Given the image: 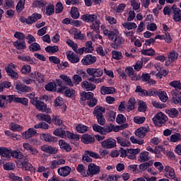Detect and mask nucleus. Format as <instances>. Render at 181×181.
I'll use <instances>...</instances> for the list:
<instances>
[{
  "label": "nucleus",
  "instance_id": "obj_63",
  "mask_svg": "<svg viewBox=\"0 0 181 181\" xmlns=\"http://www.w3.org/2000/svg\"><path fill=\"white\" fill-rule=\"evenodd\" d=\"M170 86L175 88V90H181V83L180 81H173L170 83Z\"/></svg>",
  "mask_w": 181,
  "mask_h": 181
},
{
  "label": "nucleus",
  "instance_id": "obj_56",
  "mask_svg": "<svg viewBox=\"0 0 181 181\" xmlns=\"http://www.w3.org/2000/svg\"><path fill=\"white\" fill-rule=\"evenodd\" d=\"M15 168V164L12 162H8L3 165V169L4 170H14Z\"/></svg>",
  "mask_w": 181,
  "mask_h": 181
},
{
  "label": "nucleus",
  "instance_id": "obj_24",
  "mask_svg": "<svg viewBox=\"0 0 181 181\" xmlns=\"http://www.w3.org/2000/svg\"><path fill=\"white\" fill-rule=\"evenodd\" d=\"M12 149H8L5 147H0V156L2 159L6 158L7 159H11Z\"/></svg>",
  "mask_w": 181,
  "mask_h": 181
},
{
  "label": "nucleus",
  "instance_id": "obj_1",
  "mask_svg": "<svg viewBox=\"0 0 181 181\" xmlns=\"http://www.w3.org/2000/svg\"><path fill=\"white\" fill-rule=\"evenodd\" d=\"M46 91L63 94L66 90V86H63V82L60 79H55V82H49L45 86Z\"/></svg>",
  "mask_w": 181,
  "mask_h": 181
},
{
  "label": "nucleus",
  "instance_id": "obj_11",
  "mask_svg": "<svg viewBox=\"0 0 181 181\" xmlns=\"http://www.w3.org/2000/svg\"><path fill=\"white\" fill-rule=\"evenodd\" d=\"M173 12V20L175 22H181V10L177 5L173 4L172 6Z\"/></svg>",
  "mask_w": 181,
  "mask_h": 181
},
{
  "label": "nucleus",
  "instance_id": "obj_53",
  "mask_svg": "<svg viewBox=\"0 0 181 181\" xmlns=\"http://www.w3.org/2000/svg\"><path fill=\"white\" fill-rule=\"evenodd\" d=\"M122 25H123V28H124L125 29H127L128 30H132V29H136L138 28V25H136V23H135L127 22V23H124Z\"/></svg>",
  "mask_w": 181,
  "mask_h": 181
},
{
  "label": "nucleus",
  "instance_id": "obj_9",
  "mask_svg": "<svg viewBox=\"0 0 181 181\" xmlns=\"http://www.w3.org/2000/svg\"><path fill=\"white\" fill-rule=\"evenodd\" d=\"M97 62V57L93 54H87L81 59V63L83 66H91Z\"/></svg>",
  "mask_w": 181,
  "mask_h": 181
},
{
  "label": "nucleus",
  "instance_id": "obj_6",
  "mask_svg": "<svg viewBox=\"0 0 181 181\" xmlns=\"http://www.w3.org/2000/svg\"><path fill=\"white\" fill-rule=\"evenodd\" d=\"M15 88L18 94H26V93H30L32 91V87L26 86L22 83L16 84Z\"/></svg>",
  "mask_w": 181,
  "mask_h": 181
},
{
  "label": "nucleus",
  "instance_id": "obj_15",
  "mask_svg": "<svg viewBox=\"0 0 181 181\" xmlns=\"http://www.w3.org/2000/svg\"><path fill=\"white\" fill-rule=\"evenodd\" d=\"M81 86L83 90L86 91H94L97 88V86L94 83H91L88 81H83L81 82Z\"/></svg>",
  "mask_w": 181,
  "mask_h": 181
},
{
  "label": "nucleus",
  "instance_id": "obj_51",
  "mask_svg": "<svg viewBox=\"0 0 181 181\" xmlns=\"http://www.w3.org/2000/svg\"><path fill=\"white\" fill-rule=\"evenodd\" d=\"M11 156L15 158V159H22V158H23V153L19 150H11Z\"/></svg>",
  "mask_w": 181,
  "mask_h": 181
},
{
  "label": "nucleus",
  "instance_id": "obj_2",
  "mask_svg": "<svg viewBox=\"0 0 181 181\" xmlns=\"http://www.w3.org/2000/svg\"><path fill=\"white\" fill-rule=\"evenodd\" d=\"M13 36L17 39L13 44L14 47H16L17 50H25V49H26V41H25L26 36L25 33L17 31L14 33Z\"/></svg>",
  "mask_w": 181,
  "mask_h": 181
},
{
  "label": "nucleus",
  "instance_id": "obj_54",
  "mask_svg": "<svg viewBox=\"0 0 181 181\" xmlns=\"http://www.w3.org/2000/svg\"><path fill=\"white\" fill-rule=\"evenodd\" d=\"M35 129H47L49 128V124L45 122H40V123L34 125Z\"/></svg>",
  "mask_w": 181,
  "mask_h": 181
},
{
  "label": "nucleus",
  "instance_id": "obj_61",
  "mask_svg": "<svg viewBox=\"0 0 181 181\" xmlns=\"http://www.w3.org/2000/svg\"><path fill=\"white\" fill-rule=\"evenodd\" d=\"M10 129L13 132H18L19 131H22L23 128L22 126L15 123L10 124Z\"/></svg>",
  "mask_w": 181,
  "mask_h": 181
},
{
  "label": "nucleus",
  "instance_id": "obj_36",
  "mask_svg": "<svg viewBox=\"0 0 181 181\" xmlns=\"http://www.w3.org/2000/svg\"><path fill=\"white\" fill-rule=\"evenodd\" d=\"M165 112L170 118H176L179 115V110L176 108H170L166 110Z\"/></svg>",
  "mask_w": 181,
  "mask_h": 181
},
{
  "label": "nucleus",
  "instance_id": "obj_23",
  "mask_svg": "<svg viewBox=\"0 0 181 181\" xmlns=\"http://www.w3.org/2000/svg\"><path fill=\"white\" fill-rule=\"evenodd\" d=\"M21 166L23 168V170H28L30 172V173H35V169L33 168V165H32L29 162L26 161V160H23L21 162Z\"/></svg>",
  "mask_w": 181,
  "mask_h": 181
},
{
  "label": "nucleus",
  "instance_id": "obj_49",
  "mask_svg": "<svg viewBox=\"0 0 181 181\" xmlns=\"http://www.w3.org/2000/svg\"><path fill=\"white\" fill-rule=\"evenodd\" d=\"M5 9H15V1L13 0H4Z\"/></svg>",
  "mask_w": 181,
  "mask_h": 181
},
{
  "label": "nucleus",
  "instance_id": "obj_45",
  "mask_svg": "<svg viewBox=\"0 0 181 181\" xmlns=\"http://www.w3.org/2000/svg\"><path fill=\"white\" fill-rule=\"evenodd\" d=\"M148 132V129L146 128H139L137 130H136V136H139V138H144L145 135H146V133Z\"/></svg>",
  "mask_w": 181,
  "mask_h": 181
},
{
  "label": "nucleus",
  "instance_id": "obj_39",
  "mask_svg": "<svg viewBox=\"0 0 181 181\" xmlns=\"http://www.w3.org/2000/svg\"><path fill=\"white\" fill-rule=\"evenodd\" d=\"M53 134L55 136H59L60 138H66V131L62 128H58L53 132Z\"/></svg>",
  "mask_w": 181,
  "mask_h": 181
},
{
  "label": "nucleus",
  "instance_id": "obj_42",
  "mask_svg": "<svg viewBox=\"0 0 181 181\" xmlns=\"http://www.w3.org/2000/svg\"><path fill=\"white\" fill-rule=\"evenodd\" d=\"M18 60H22L23 62H25V63H28V64H33L35 61L30 57V56H25V55H18Z\"/></svg>",
  "mask_w": 181,
  "mask_h": 181
},
{
  "label": "nucleus",
  "instance_id": "obj_26",
  "mask_svg": "<svg viewBox=\"0 0 181 181\" xmlns=\"http://www.w3.org/2000/svg\"><path fill=\"white\" fill-rule=\"evenodd\" d=\"M37 134L36 129L33 128H29L27 131L24 132L22 135L24 139H29V138H32V136H35Z\"/></svg>",
  "mask_w": 181,
  "mask_h": 181
},
{
  "label": "nucleus",
  "instance_id": "obj_5",
  "mask_svg": "<svg viewBox=\"0 0 181 181\" xmlns=\"http://www.w3.org/2000/svg\"><path fill=\"white\" fill-rule=\"evenodd\" d=\"M7 97L8 98L9 103L13 101L17 104H22V105H24L25 107L29 105V99L27 98H19L16 96V95H9Z\"/></svg>",
  "mask_w": 181,
  "mask_h": 181
},
{
  "label": "nucleus",
  "instance_id": "obj_8",
  "mask_svg": "<svg viewBox=\"0 0 181 181\" xmlns=\"http://www.w3.org/2000/svg\"><path fill=\"white\" fill-rule=\"evenodd\" d=\"M101 146L104 149H112L117 146V141L114 139H107L101 142Z\"/></svg>",
  "mask_w": 181,
  "mask_h": 181
},
{
  "label": "nucleus",
  "instance_id": "obj_28",
  "mask_svg": "<svg viewBox=\"0 0 181 181\" xmlns=\"http://www.w3.org/2000/svg\"><path fill=\"white\" fill-rule=\"evenodd\" d=\"M23 146L25 151H28L29 153H31V155H36L37 153H39V151L32 145H30L29 143H23Z\"/></svg>",
  "mask_w": 181,
  "mask_h": 181
},
{
  "label": "nucleus",
  "instance_id": "obj_40",
  "mask_svg": "<svg viewBox=\"0 0 181 181\" xmlns=\"http://www.w3.org/2000/svg\"><path fill=\"white\" fill-rule=\"evenodd\" d=\"M46 5L47 2L45 0L34 1L33 3V6L35 8H46Z\"/></svg>",
  "mask_w": 181,
  "mask_h": 181
},
{
  "label": "nucleus",
  "instance_id": "obj_44",
  "mask_svg": "<svg viewBox=\"0 0 181 181\" xmlns=\"http://www.w3.org/2000/svg\"><path fill=\"white\" fill-rule=\"evenodd\" d=\"M83 47L85 49V53H93V52H94V47H93L92 41L86 42V45Z\"/></svg>",
  "mask_w": 181,
  "mask_h": 181
},
{
  "label": "nucleus",
  "instance_id": "obj_47",
  "mask_svg": "<svg viewBox=\"0 0 181 181\" xmlns=\"http://www.w3.org/2000/svg\"><path fill=\"white\" fill-rule=\"evenodd\" d=\"M157 95L162 103H166L169 98L168 94L165 91H157Z\"/></svg>",
  "mask_w": 181,
  "mask_h": 181
},
{
  "label": "nucleus",
  "instance_id": "obj_59",
  "mask_svg": "<svg viewBox=\"0 0 181 181\" xmlns=\"http://www.w3.org/2000/svg\"><path fill=\"white\" fill-rule=\"evenodd\" d=\"M41 49L40 45L37 42H33L29 46L30 52H39Z\"/></svg>",
  "mask_w": 181,
  "mask_h": 181
},
{
  "label": "nucleus",
  "instance_id": "obj_62",
  "mask_svg": "<svg viewBox=\"0 0 181 181\" xmlns=\"http://www.w3.org/2000/svg\"><path fill=\"white\" fill-rule=\"evenodd\" d=\"M153 165V162L150 160L148 162H145L139 165V169L141 170H146L149 166H152Z\"/></svg>",
  "mask_w": 181,
  "mask_h": 181
},
{
  "label": "nucleus",
  "instance_id": "obj_30",
  "mask_svg": "<svg viewBox=\"0 0 181 181\" xmlns=\"http://www.w3.org/2000/svg\"><path fill=\"white\" fill-rule=\"evenodd\" d=\"M179 57V54L175 51L173 50L170 53L168 54V61L165 62L166 64L168 63H173L175 60H177Z\"/></svg>",
  "mask_w": 181,
  "mask_h": 181
},
{
  "label": "nucleus",
  "instance_id": "obj_16",
  "mask_svg": "<svg viewBox=\"0 0 181 181\" xmlns=\"http://www.w3.org/2000/svg\"><path fill=\"white\" fill-rule=\"evenodd\" d=\"M81 142H83V144L88 145L89 144H94V142L95 141V139L94 138V136L88 134H84L81 136Z\"/></svg>",
  "mask_w": 181,
  "mask_h": 181
},
{
  "label": "nucleus",
  "instance_id": "obj_4",
  "mask_svg": "<svg viewBox=\"0 0 181 181\" xmlns=\"http://www.w3.org/2000/svg\"><path fill=\"white\" fill-rule=\"evenodd\" d=\"M153 122L156 127H162L163 124H166L168 121V116L166 115L163 114V112H160L157 113L153 117Z\"/></svg>",
  "mask_w": 181,
  "mask_h": 181
},
{
  "label": "nucleus",
  "instance_id": "obj_43",
  "mask_svg": "<svg viewBox=\"0 0 181 181\" xmlns=\"http://www.w3.org/2000/svg\"><path fill=\"white\" fill-rule=\"evenodd\" d=\"M76 130L78 134H84L88 131V127L79 124L76 127Z\"/></svg>",
  "mask_w": 181,
  "mask_h": 181
},
{
  "label": "nucleus",
  "instance_id": "obj_19",
  "mask_svg": "<svg viewBox=\"0 0 181 181\" xmlns=\"http://www.w3.org/2000/svg\"><path fill=\"white\" fill-rule=\"evenodd\" d=\"M58 175L59 176H62L63 177H66V176H69L71 173V168L69 166H64L57 170Z\"/></svg>",
  "mask_w": 181,
  "mask_h": 181
},
{
  "label": "nucleus",
  "instance_id": "obj_52",
  "mask_svg": "<svg viewBox=\"0 0 181 181\" xmlns=\"http://www.w3.org/2000/svg\"><path fill=\"white\" fill-rule=\"evenodd\" d=\"M117 144H119L121 146H129L131 145V142L125 139H122L119 136L117 137Z\"/></svg>",
  "mask_w": 181,
  "mask_h": 181
},
{
  "label": "nucleus",
  "instance_id": "obj_12",
  "mask_svg": "<svg viewBox=\"0 0 181 181\" xmlns=\"http://www.w3.org/2000/svg\"><path fill=\"white\" fill-rule=\"evenodd\" d=\"M98 17L95 14L86 13L81 16V19L83 22L86 23H93L95 21H97Z\"/></svg>",
  "mask_w": 181,
  "mask_h": 181
},
{
  "label": "nucleus",
  "instance_id": "obj_33",
  "mask_svg": "<svg viewBox=\"0 0 181 181\" xmlns=\"http://www.w3.org/2000/svg\"><path fill=\"white\" fill-rule=\"evenodd\" d=\"M94 97L93 92H82L81 94V101H88Z\"/></svg>",
  "mask_w": 181,
  "mask_h": 181
},
{
  "label": "nucleus",
  "instance_id": "obj_13",
  "mask_svg": "<svg viewBox=\"0 0 181 181\" xmlns=\"http://www.w3.org/2000/svg\"><path fill=\"white\" fill-rule=\"evenodd\" d=\"M41 151L45 152V153H49V155H56L59 150L56 147L45 144L41 146Z\"/></svg>",
  "mask_w": 181,
  "mask_h": 181
},
{
  "label": "nucleus",
  "instance_id": "obj_55",
  "mask_svg": "<svg viewBox=\"0 0 181 181\" xmlns=\"http://www.w3.org/2000/svg\"><path fill=\"white\" fill-rule=\"evenodd\" d=\"M64 93L65 97H69V98H71V97H73V95L76 94V90H74L73 88H70L66 86V89Z\"/></svg>",
  "mask_w": 181,
  "mask_h": 181
},
{
  "label": "nucleus",
  "instance_id": "obj_32",
  "mask_svg": "<svg viewBox=\"0 0 181 181\" xmlns=\"http://www.w3.org/2000/svg\"><path fill=\"white\" fill-rule=\"evenodd\" d=\"M5 70L8 76L11 77L13 80H17V78L19 77V74L13 71V69H12L11 67H5Z\"/></svg>",
  "mask_w": 181,
  "mask_h": 181
},
{
  "label": "nucleus",
  "instance_id": "obj_20",
  "mask_svg": "<svg viewBox=\"0 0 181 181\" xmlns=\"http://www.w3.org/2000/svg\"><path fill=\"white\" fill-rule=\"evenodd\" d=\"M35 107L37 110H38L41 112H47V114H49V112H50V110L47 109V105L45 103V102L37 101Z\"/></svg>",
  "mask_w": 181,
  "mask_h": 181
},
{
  "label": "nucleus",
  "instance_id": "obj_46",
  "mask_svg": "<svg viewBox=\"0 0 181 181\" xmlns=\"http://www.w3.org/2000/svg\"><path fill=\"white\" fill-rule=\"evenodd\" d=\"M45 52L51 54H53V53H57V52H59V46L57 45L47 46L45 47Z\"/></svg>",
  "mask_w": 181,
  "mask_h": 181
},
{
  "label": "nucleus",
  "instance_id": "obj_14",
  "mask_svg": "<svg viewBox=\"0 0 181 181\" xmlns=\"http://www.w3.org/2000/svg\"><path fill=\"white\" fill-rule=\"evenodd\" d=\"M59 78H61L60 80L62 81V87H66L65 86L73 87L74 86V83H73V81L67 75L61 74L59 75Z\"/></svg>",
  "mask_w": 181,
  "mask_h": 181
},
{
  "label": "nucleus",
  "instance_id": "obj_21",
  "mask_svg": "<svg viewBox=\"0 0 181 181\" xmlns=\"http://www.w3.org/2000/svg\"><path fill=\"white\" fill-rule=\"evenodd\" d=\"M141 152V148H127L128 159H136V155Z\"/></svg>",
  "mask_w": 181,
  "mask_h": 181
},
{
  "label": "nucleus",
  "instance_id": "obj_3",
  "mask_svg": "<svg viewBox=\"0 0 181 181\" xmlns=\"http://www.w3.org/2000/svg\"><path fill=\"white\" fill-rule=\"evenodd\" d=\"M105 112V107L97 105L94 108L93 115L96 117L98 124L101 126L105 125V117H104V113Z\"/></svg>",
  "mask_w": 181,
  "mask_h": 181
},
{
  "label": "nucleus",
  "instance_id": "obj_41",
  "mask_svg": "<svg viewBox=\"0 0 181 181\" xmlns=\"http://www.w3.org/2000/svg\"><path fill=\"white\" fill-rule=\"evenodd\" d=\"M26 0H19L16 6V11L18 12V13H21L22 11L25 9V4Z\"/></svg>",
  "mask_w": 181,
  "mask_h": 181
},
{
  "label": "nucleus",
  "instance_id": "obj_58",
  "mask_svg": "<svg viewBox=\"0 0 181 181\" xmlns=\"http://www.w3.org/2000/svg\"><path fill=\"white\" fill-rule=\"evenodd\" d=\"M140 162H148L149 160V152L144 151L140 155Z\"/></svg>",
  "mask_w": 181,
  "mask_h": 181
},
{
  "label": "nucleus",
  "instance_id": "obj_17",
  "mask_svg": "<svg viewBox=\"0 0 181 181\" xmlns=\"http://www.w3.org/2000/svg\"><path fill=\"white\" fill-rule=\"evenodd\" d=\"M100 166L96 165L94 163H90L88 166L87 175H97L100 172Z\"/></svg>",
  "mask_w": 181,
  "mask_h": 181
},
{
  "label": "nucleus",
  "instance_id": "obj_29",
  "mask_svg": "<svg viewBox=\"0 0 181 181\" xmlns=\"http://www.w3.org/2000/svg\"><path fill=\"white\" fill-rule=\"evenodd\" d=\"M40 139L45 142H57V137L52 136L49 134H40Z\"/></svg>",
  "mask_w": 181,
  "mask_h": 181
},
{
  "label": "nucleus",
  "instance_id": "obj_48",
  "mask_svg": "<svg viewBox=\"0 0 181 181\" xmlns=\"http://www.w3.org/2000/svg\"><path fill=\"white\" fill-rule=\"evenodd\" d=\"M135 104H136L135 98H130L128 101L127 109H129L130 111H134V110H135Z\"/></svg>",
  "mask_w": 181,
  "mask_h": 181
},
{
  "label": "nucleus",
  "instance_id": "obj_35",
  "mask_svg": "<svg viewBox=\"0 0 181 181\" xmlns=\"http://www.w3.org/2000/svg\"><path fill=\"white\" fill-rule=\"evenodd\" d=\"M37 118L40 121H45V122H47L48 124H50L52 122V117H50V115H49L40 113L37 115Z\"/></svg>",
  "mask_w": 181,
  "mask_h": 181
},
{
  "label": "nucleus",
  "instance_id": "obj_37",
  "mask_svg": "<svg viewBox=\"0 0 181 181\" xmlns=\"http://www.w3.org/2000/svg\"><path fill=\"white\" fill-rule=\"evenodd\" d=\"M165 176L167 177H175V170L172 168L170 166L167 165L164 168Z\"/></svg>",
  "mask_w": 181,
  "mask_h": 181
},
{
  "label": "nucleus",
  "instance_id": "obj_27",
  "mask_svg": "<svg viewBox=\"0 0 181 181\" xmlns=\"http://www.w3.org/2000/svg\"><path fill=\"white\" fill-rule=\"evenodd\" d=\"M28 25H32L35 23V22H37V21H39V19H42V14L34 13L31 16H28Z\"/></svg>",
  "mask_w": 181,
  "mask_h": 181
},
{
  "label": "nucleus",
  "instance_id": "obj_7",
  "mask_svg": "<svg viewBox=\"0 0 181 181\" xmlns=\"http://www.w3.org/2000/svg\"><path fill=\"white\" fill-rule=\"evenodd\" d=\"M86 73L88 76H93V77H101L104 74V71L101 68H88Z\"/></svg>",
  "mask_w": 181,
  "mask_h": 181
},
{
  "label": "nucleus",
  "instance_id": "obj_64",
  "mask_svg": "<svg viewBox=\"0 0 181 181\" xmlns=\"http://www.w3.org/2000/svg\"><path fill=\"white\" fill-rule=\"evenodd\" d=\"M170 86L175 88V90H181V83L180 81H173L170 83Z\"/></svg>",
  "mask_w": 181,
  "mask_h": 181
},
{
  "label": "nucleus",
  "instance_id": "obj_34",
  "mask_svg": "<svg viewBox=\"0 0 181 181\" xmlns=\"http://www.w3.org/2000/svg\"><path fill=\"white\" fill-rule=\"evenodd\" d=\"M101 23V21L98 18L95 20L92 24L90 25V29L93 30V32H95L96 33H100V25Z\"/></svg>",
  "mask_w": 181,
  "mask_h": 181
},
{
  "label": "nucleus",
  "instance_id": "obj_31",
  "mask_svg": "<svg viewBox=\"0 0 181 181\" xmlns=\"http://www.w3.org/2000/svg\"><path fill=\"white\" fill-rule=\"evenodd\" d=\"M67 59L73 64L78 63L80 62V57L78 56L75 55L74 52L69 51L66 53Z\"/></svg>",
  "mask_w": 181,
  "mask_h": 181
},
{
  "label": "nucleus",
  "instance_id": "obj_25",
  "mask_svg": "<svg viewBox=\"0 0 181 181\" xmlns=\"http://www.w3.org/2000/svg\"><path fill=\"white\" fill-rule=\"evenodd\" d=\"M103 34L105 35V36L107 37V39H109V40H111L112 42H114L115 38H117L118 36V35H117V33L112 30H110L108 29H105L103 30Z\"/></svg>",
  "mask_w": 181,
  "mask_h": 181
},
{
  "label": "nucleus",
  "instance_id": "obj_50",
  "mask_svg": "<svg viewBox=\"0 0 181 181\" xmlns=\"http://www.w3.org/2000/svg\"><path fill=\"white\" fill-rule=\"evenodd\" d=\"M71 16L73 19H78V18H80V12H78V8L74 6L71 7Z\"/></svg>",
  "mask_w": 181,
  "mask_h": 181
},
{
  "label": "nucleus",
  "instance_id": "obj_22",
  "mask_svg": "<svg viewBox=\"0 0 181 181\" xmlns=\"http://www.w3.org/2000/svg\"><path fill=\"white\" fill-rule=\"evenodd\" d=\"M59 146L64 152H71V146L66 141L60 139L59 141Z\"/></svg>",
  "mask_w": 181,
  "mask_h": 181
},
{
  "label": "nucleus",
  "instance_id": "obj_60",
  "mask_svg": "<svg viewBox=\"0 0 181 181\" xmlns=\"http://www.w3.org/2000/svg\"><path fill=\"white\" fill-rule=\"evenodd\" d=\"M92 128L95 132H98L99 134H101V135H104V127L97 124H93Z\"/></svg>",
  "mask_w": 181,
  "mask_h": 181
},
{
  "label": "nucleus",
  "instance_id": "obj_38",
  "mask_svg": "<svg viewBox=\"0 0 181 181\" xmlns=\"http://www.w3.org/2000/svg\"><path fill=\"white\" fill-rule=\"evenodd\" d=\"M165 148H163V146H157L155 147L154 148V153L156 155V158H162V153H160L161 152L165 153Z\"/></svg>",
  "mask_w": 181,
  "mask_h": 181
},
{
  "label": "nucleus",
  "instance_id": "obj_10",
  "mask_svg": "<svg viewBox=\"0 0 181 181\" xmlns=\"http://www.w3.org/2000/svg\"><path fill=\"white\" fill-rule=\"evenodd\" d=\"M125 42V40L122 36L117 35L116 38H115L113 42L110 45L112 49H119Z\"/></svg>",
  "mask_w": 181,
  "mask_h": 181
},
{
  "label": "nucleus",
  "instance_id": "obj_57",
  "mask_svg": "<svg viewBox=\"0 0 181 181\" xmlns=\"http://www.w3.org/2000/svg\"><path fill=\"white\" fill-rule=\"evenodd\" d=\"M125 73L132 80V77L135 76V74L136 72H135V70H134V68H132V66H127L125 69Z\"/></svg>",
  "mask_w": 181,
  "mask_h": 181
},
{
  "label": "nucleus",
  "instance_id": "obj_18",
  "mask_svg": "<svg viewBox=\"0 0 181 181\" xmlns=\"http://www.w3.org/2000/svg\"><path fill=\"white\" fill-rule=\"evenodd\" d=\"M115 91H116V89L112 86L108 87L105 86H102L100 87V93L102 94V95L114 94Z\"/></svg>",
  "mask_w": 181,
  "mask_h": 181
}]
</instances>
